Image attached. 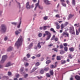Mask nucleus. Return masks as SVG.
<instances>
[{"instance_id": "f257e3e1", "label": "nucleus", "mask_w": 80, "mask_h": 80, "mask_svg": "<svg viewBox=\"0 0 80 80\" xmlns=\"http://www.w3.org/2000/svg\"><path fill=\"white\" fill-rule=\"evenodd\" d=\"M22 41H23L22 36H20L18 38V41L15 44V46H17L18 48V47L21 46V45L22 43Z\"/></svg>"}, {"instance_id": "f03ea898", "label": "nucleus", "mask_w": 80, "mask_h": 80, "mask_svg": "<svg viewBox=\"0 0 80 80\" xmlns=\"http://www.w3.org/2000/svg\"><path fill=\"white\" fill-rule=\"evenodd\" d=\"M45 34H43V37H45L46 35H47V37L46 40V41H47V40H48L50 39V37H51L52 36V35L51 34V33L48 31H46L45 32Z\"/></svg>"}, {"instance_id": "7ed1b4c3", "label": "nucleus", "mask_w": 80, "mask_h": 80, "mask_svg": "<svg viewBox=\"0 0 80 80\" xmlns=\"http://www.w3.org/2000/svg\"><path fill=\"white\" fill-rule=\"evenodd\" d=\"M7 28L5 24H2L1 26V32L2 33H5L6 32Z\"/></svg>"}, {"instance_id": "20e7f679", "label": "nucleus", "mask_w": 80, "mask_h": 80, "mask_svg": "<svg viewBox=\"0 0 80 80\" xmlns=\"http://www.w3.org/2000/svg\"><path fill=\"white\" fill-rule=\"evenodd\" d=\"M69 32L72 35H75V29L73 26H72L70 28Z\"/></svg>"}, {"instance_id": "39448f33", "label": "nucleus", "mask_w": 80, "mask_h": 80, "mask_svg": "<svg viewBox=\"0 0 80 80\" xmlns=\"http://www.w3.org/2000/svg\"><path fill=\"white\" fill-rule=\"evenodd\" d=\"M7 58V55H4L2 56V59L0 62V63H3L5 62V61L6 60V59Z\"/></svg>"}, {"instance_id": "423d86ee", "label": "nucleus", "mask_w": 80, "mask_h": 80, "mask_svg": "<svg viewBox=\"0 0 80 80\" xmlns=\"http://www.w3.org/2000/svg\"><path fill=\"white\" fill-rule=\"evenodd\" d=\"M44 3L46 4V5H49V4H50V1L48 0H44Z\"/></svg>"}, {"instance_id": "0eeeda50", "label": "nucleus", "mask_w": 80, "mask_h": 80, "mask_svg": "<svg viewBox=\"0 0 80 80\" xmlns=\"http://www.w3.org/2000/svg\"><path fill=\"white\" fill-rule=\"evenodd\" d=\"M26 8L28 9H30L31 8L30 6L29 5V2H28L26 3Z\"/></svg>"}, {"instance_id": "6e6552de", "label": "nucleus", "mask_w": 80, "mask_h": 80, "mask_svg": "<svg viewBox=\"0 0 80 80\" xmlns=\"http://www.w3.org/2000/svg\"><path fill=\"white\" fill-rule=\"evenodd\" d=\"M62 36H64V35H66L68 37H69V34L68 32H64L62 33Z\"/></svg>"}, {"instance_id": "1a4fd4ad", "label": "nucleus", "mask_w": 80, "mask_h": 80, "mask_svg": "<svg viewBox=\"0 0 80 80\" xmlns=\"http://www.w3.org/2000/svg\"><path fill=\"white\" fill-rule=\"evenodd\" d=\"M13 50V47H10L8 49V52H10L11 50Z\"/></svg>"}, {"instance_id": "9d476101", "label": "nucleus", "mask_w": 80, "mask_h": 80, "mask_svg": "<svg viewBox=\"0 0 80 80\" xmlns=\"http://www.w3.org/2000/svg\"><path fill=\"white\" fill-rule=\"evenodd\" d=\"M19 23L18 25V28H19L20 27V25H21V23H22V21H21V18L20 19V20H19Z\"/></svg>"}, {"instance_id": "9b49d317", "label": "nucleus", "mask_w": 80, "mask_h": 80, "mask_svg": "<svg viewBox=\"0 0 80 80\" xmlns=\"http://www.w3.org/2000/svg\"><path fill=\"white\" fill-rule=\"evenodd\" d=\"M69 50L71 52H73V51L75 50V48H73V47H72L71 48H70Z\"/></svg>"}, {"instance_id": "f8f14e48", "label": "nucleus", "mask_w": 80, "mask_h": 80, "mask_svg": "<svg viewBox=\"0 0 80 80\" xmlns=\"http://www.w3.org/2000/svg\"><path fill=\"white\" fill-rule=\"evenodd\" d=\"M11 65V64L10 62H8L7 64L5 66V67H10Z\"/></svg>"}, {"instance_id": "ddd939ff", "label": "nucleus", "mask_w": 80, "mask_h": 80, "mask_svg": "<svg viewBox=\"0 0 80 80\" xmlns=\"http://www.w3.org/2000/svg\"><path fill=\"white\" fill-rule=\"evenodd\" d=\"M75 78L77 80H80V77L78 75H76L75 76Z\"/></svg>"}, {"instance_id": "4468645a", "label": "nucleus", "mask_w": 80, "mask_h": 80, "mask_svg": "<svg viewBox=\"0 0 80 80\" xmlns=\"http://www.w3.org/2000/svg\"><path fill=\"white\" fill-rule=\"evenodd\" d=\"M37 47H38V48L40 49L42 47V46L40 45V42H39L38 44Z\"/></svg>"}, {"instance_id": "2eb2a0df", "label": "nucleus", "mask_w": 80, "mask_h": 80, "mask_svg": "<svg viewBox=\"0 0 80 80\" xmlns=\"http://www.w3.org/2000/svg\"><path fill=\"white\" fill-rule=\"evenodd\" d=\"M46 77L48 78H49V77H50V78H51V75L49 73H46Z\"/></svg>"}, {"instance_id": "dca6fc26", "label": "nucleus", "mask_w": 80, "mask_h": 80, "mask_svg": "<svg viewBox=\"0 0 80 80\" xmlns=\"http://www.w3.org/2000/svg\"><path fill=\"white\" fill-rule=\"evenodd\" d=\"M69 18L68 20H69L70 18H72L73 17V15L72 14H69L68 16Z\"/></svg>"}, {"instance_id": "f3484780", "label": "nucleus", "mask_w": 80, "mask_h": 80, "mask_svg": "<svg viewBox=\"0 0 80 80\" xmlns=\"http://www.w3.org/2000/svg\"><path fill=\"white\" fill-rule=\"evenodd\" d=\"M60 53L61 55H63L64 53H65V51L63 50H61L60 51Z\"/></svg>"}, {"instance_id": "a211bd4d", "label": "nucleus", "mask_w": 80, "mask_h": 80, "mask_svg": "<svg viewBox=\"0 0 80 80\" xmlns=\"http://www.w3.org/2000/svg\"><path fill=\"white\" fill-rule=\"evenodd\" d=\"M61 64H62V65L63 64H65V63L67 62H66V61L63 60H62L61 61Z\"/></svg>"}, {"instance_id": "6ab92c4d", "label": "nucleus", "mask_w": 80, "mask_h": 80, "mask_svg": "<svg viewBox=\"0 0 80 80\" xmlns=\"http://www.w3.org/2000/svg\"><path fill=\"white\" fill-rule=\"evenodd\" d=\"M33 47V43H31L30 45L29 46L28 48L29 49Z\"/></svg>"}, {"instance_id": "aec40b11", "label": "nucleus", "mask_w": 80, "mask_h": 80, "mask_svg": "<svg viewBox=\"0 0 80 80\" xmlns=\"http://www.w3.org/2000/svg\"><path fill=\"white\" fill-rule=\"evenodd\" d=\"M49 73L50 74H51V75L52 76L53 75V70L50 71L49 72Z\"/></svg>"}, {"instance_id": "412c9836", "label": "nucleus", "mask_w": 80, "mask_h": 80, "mask_svg": "<svg viewBox=\"0 0 80 80\" xmlns=\"http://www.w3.org/2000/svg\"><path fill=\"white\" fill-rule=\"evenodd\" d=\"M51 68H56L57 67V65L54 66L53 65H52L50 67Z\"/></svg>"}, {"instance_id": "4be33fe9", "label": "nucleus", "mask_w": 80, "mask_h": 80, "mask_svg": "<svg viewBox=\"0 0 80 80\" xmlns=\"http://www.w3.org/2000/svg\"><path fill=\"white\" fill-rule=\"evenodd\" d=\"M37 69V68H36L35 67L34 68H33L32 70L31 71V72L30 73H32V72H34V71H35V70H36Z\"/></svg>"}, {"instance_id": "5701e85b", "label": "nucleus", "mask_w": 80, "mask_h": 80, "mask_svg": "<svg viewBox=\"0 0 80 80\" xmlns=\"http://www.w3.org/2000/svg\"><path fill=\"white\" fill-rule=\"evenodd\" d=\"M15 1L18 4V7H19V8H20V2H17V0H15Z\"/></svg>"}, {"instance_id": "b1692460", "label": "nucleus", "mask_w": 80, "mask_h": 80, "mask_svg": "<svg viewBox=\"0 0 80 80\" xmlns=\"http://www.w3.org/2000/svg\"><path fill=\"white\" fill-rule=\"evenodd\" d=\"M44 70L45 71L48 72V70H49V67L45 68H44Z\"/></svg>"}, {"instance_id": "393cba45", "label": "nucleus", "mask_w": 80, "mask_h": 80, "mask_svg": "<svg viewBox=\"0 0 80 80\" xmlns=\"http://www.w3.org/2000/svg\"><path fill=\"white\" fill-rule=\"evenodd\" d=\"M36 77L38 79H42V78H43V77L41 76H38Z\"/></svg>"}, {"instance_id": "a878e982", "label": "nucleus", "mask_w": 80, "mask_h": 80, "mask_svg": "<svg viewBox=\"0 0 80 80\" xmlns=\"http://www.w3.org/2000/svg\"><path fill=\"white\" fill-rule=\"evenodd\" d=\"M44 71L45 70H44V69H42L40 71V72L41 73V74H43V73H44Z\"/></svg>"}, {"instance_id": "bb28decb", "label": "nucleus", "mask_w": 80, "mask_h": 80, "mask_svg": "<svg viewBox=\"0 0 80 80\" xmlns=\"http://www.w3.org/2000/svg\"><path fill=\"white\" fill-rule=\"evenodd\" d=\"M39 4V2H38V3L36 4V7L34 9V10H36V9L37 8V6H38Z\"/></svg>"}, {"instance_id": "cd10ccee", "label": "nucleus", "mask_w": 80, "mask_h": 80, "mask_svg": "<svg viewBox=\"0 0 80 80\" xmlns=\"http://www.w3.org/2000/svg\"><path fill=\"white\" fill-rule=\"evenodd\" d=\"M2 78L4 79H8V76H3Z\"/></svg>"}, {"instance_id": "c85d7f7f", "label": "nucleus", "mask_w": 80, "mask_h": 80, "mask_svg": "<svg viewBox=\"0 0 80 80\" xmlns=\"http://www.w3.org/2000/svg\"><path fill=\"white\" fill-rule=\"evenodd\" d=\"M57 60H61V58H60V56H57Z\"/></svg>"}, {"instance_id": "c756f323", "label": "nucleus", "mask_w": 80, "mask_h": 80, "mask_svg": "<svg viewBox=\"0 0 80 80\" xmlns=\"http://www.w3.org/2000/svg\"><path fill=\"white\" fill-rule=\"evenodd\" d=\"M51 31H52V32L53 33H56V32L54 30V29L53 28H51L50 29Z\"/></svg>"}, {"instance_id": "7c9ffc66", "label": "nucleus", "mask_w": 80, "mask_h": 80, "mask_svg": "<svg viewBox=\"0 0 80 80\" xmlns=\"http://www.w3.org/2000/svg\"><path fill=\"white\" fill-rule=\"evenodd\" d=\"M72 4L73 5H75V0H72Z\"/></svg>"}, {"instance_id": "2f4dec72", "label": "nucleus", "mask_w": 80, "mask_h": 80, "mask_svg": "<svg viewBox=\"0 0 80 80\" xmlns=\"http://www.w3.org/2000/svg\"><path fill=\"white\" fill-rule=\"evenodd\" d=\"M64 50L65 52L68 51V48L67 47H65L64 48Z\"/></svg>"}, {"instance_id": "473e14b6", "label": "nucleus", "mask_w": 80, "mask_h": 80, "mask_svg": "<svg viewBox=\"0 0 80 80\" xmlns=\"http://www.w3.org/2000/svg\"><path fill=\"white\" fill-rule=\"evenodd\" d=\"M51 62V61L50 60H48L46 62V64H49Z\"/></svg>"}, {"instance_id": "72a5a7b5", "label": "nucleus", "mask_w": 80, "mask_h": 80, "mask_svg": "<svg viewBox=\"0 0 80 80\" xmlns=\"http://www.w3.org/2000/svg\"><path fill=\"white\" fill-rule=\"evenodd\" d=\"M8 76H10V77H12V72H8Z\"/></svg>"}, {"instance_id": "f704fd0d", "label": "nucleus", "mask_w": 80, "mask_h": 80, "mask_svg": "<svg viewBox=\"0 0 80 80\" xmlns=\"http://www.w3.org/2000/svg\"><path fill=\"white\" fill-rule=\"evenodd\" d=\"M19 33H20V32H19L18 31H16L15 32V34L16 35H18Z\"/></svg>"}, {"instance_id": "c9c22d12", "label": "nucleus", "mask_w": 80, "mask_h": 80, "mask_svg": "<svg viewBox=\"0 0 80 80\" xmlns=\"http://www.w3.org/2000/svg\"><path fill=\"white\" fill-rule=\"evenodd\" d=\"M79 33H80V32H79V31H78V30H77V29H76V34L77 35H78L79 34Z\"/></svg>"}, {"instance_id": "e433bc0d", "label": "nucleus", "mask_w": 80, "mask_h": 80, "mask_svg": "<svg viewBox=\"0 0 80 80\" xmlns=\"http://www.w3.org/2000/svg\"><path fill=\"white\" fill-rule=\"evenodd\" d=\"M52 50H54L55 52H58V49L57 48H54L52 49Z\"/></svg>"}, {"instance_id": "4c0bfd02", "label": "nucleus", "mask_w": 80, "mask_h": 80, "mask_svg": "<svg viewBox=\"0 0 80 80\" xmlns=\"http://www.w3.org/2000/svg\"><path fill=\"white\" fill-rule=\"evenodd\" d=\"M47 29V27H46V26H44L43 27V30H45Z\"/></svg>"}, {"instance_id": "58836bf2", "label": "nucleus", "mask_w": 80, "mask_h": 80, "mask_svg": "<svg viewBox=\"0 0 80 80\" xmlns=\"http://www.w3.org/2000/svg\"><path fill=\"white\" fill-rule=\"evenodd\" d=\"M43 19L44 20H47V19H48V17L47 16L44 17H43Z\"/></svg>"}, {"instance_id": "ea45409f", "label": "nucleus", "mask_w": 80, "mask_h": 80, "mask_svg": "<svg viewBox=\"0 0 80 80\" xmlns=\"http://www.w3.org/2000/svg\"><path fill=\"white\" fill-rule=\"evenodd\" d=\"M40 65V63L39 62H37L36 64V66L37 67H38V66H39Z\"/></svg>"}, {"instance_id": "a19ab883", "label": "nucleus", "mask_w": 80, "mask_h": 80, "mask_svg": "<svg viewBox=\"0 0 80 80\" xmlns=\"http://www.w3.org/2000/svg\"><path fill=\"white\" fill-rule=\"evenodd\" d=\"M55 35H53V36L51 39V40H53L55 38Z\"/></svg>"}, {"instance_id": "79ce46f5", "label": "nucleus", "mask_w": 80, "mask_h": 80, "mask_svg": "<svg viewBox=\"0 0 80 80\" xmlns=\"http://www.w3.org/2000/svg\"><path fill=\"white\" fill-rule=\"evenodd\" d=\"M40 43H41L42 45H44L45 43V41H44V42H40Z\"/></svg>"}, {"instance_id": "37998d69", "label": "nucleus", "mask_w": 80, "mask_h": 80, "mask_svg": "<svg viewBox=\"0 0 80 80\" xmlns=\"http://www.w3.org/2000/svg\"><path fill=\"white\" fill-rule=\"evenodd\" d=\"M42 34L41 33H39L38 35L39 37H42Z\"/></svg>"}, {"instance_id": "c03bdc74", "label": "nucleus", "mask_w": 80, "mask_h": 80, "mask_svg": "<svg viewBox=\"0 0 80 80\" xmlns=\"http://www.w3.org/2000/svg\"><path fill=\"white\" fill-rule=\"evenodd\" d=\"M11 24H12V25H17V24L16 22H11Z\"/></svg>"}, {"instance_id": "a18cd8bd", "label": "nucleus", "mask_w": 80, "mask_h": 80, "mask_svg": "<svg viewBox=\"0 0 80 80\" xmlns=\"http://www.w3.org/2000/svg\"><path fill=\"white\" fill-rule=\"evenodd\" d=\"M60 48L62 49L63 48V46L62 44H61L60 45Z\"/></svg>"}, {"instance_id": "49530a36", "label": "nucleus", "mask_w": 80, "mask_h": 80, "mask_svg": "<svg viewBox=\"0 0 80 80\" xmlns=\"http://www.w3.org/2000/svg\"><path fill=\"white\" fill-rule=\"evenodd\" d=\"M24 69V68H21L20 69V71L21 72H23V70Z\"/></svg>"}, {"instance_id": "de8ad7c7", "label": "nucleus", "mask_w": 80, "mask_h": 80, "mask_svg": "<svg viewBox=\"0 0 80 80\" xmlns=\"http://www.w3.org/2000/svg\"><path fill=\"white\" fill-rule=\"evenodd\" d=\"M61 29L63 30V28H64V27H63V24H61Z\"/></svg>"}, {"instance_id": "09e8293b", "label": "nucleus", "mask_w": 80, "mask_h": 80, "mask_svg": "<svg viewBox=\"0 0 80 80\" xmlns=\"http://www.w3.org/2000/svg\"><path fill=\"white\" fill-rule=\"evenodd\" d=\"M41 56V54H37L36 56L37 57L39 58Z\"/></svg>"}, {"instance_id": "8fccbe9b", "label": "nucleus", "mask_w": 80, "mask_h": 80, "mask_svg": "<svg viewBox=\"0 0 80 80\" xmlns=\"http://www.w3.org/2000/svg\"><path fill=\"white\" fill-rule=\"evenodd\" d=\"M56 18H60V15L59 14H57L56 15Z\"/></svg>"}, {"instance_id": "3c124183", "label": "nucleus", "mask_w": 80, "mask_h": 80, "mask_svg": "<svg viewBox=\"0 0 80 80\" xmlns=\"http://www.w3.org/2000/svg\"><path fill=\"white\" fill-rule=\"evenodd\" d=\"M66 2L68 5H69L70 3V1L68 0H66Z\"/></svg>"}, {"instance_id": "603ef678", "label": "nucleus", "mask_w": 80, "mask_h": 80, "mask_svg": "<svg viewBox=\"0 0 80 80\" xmlns=\"http://www.w3.org/2000/svg\"><path fill=\"white\" fill-rule=\"evenodd\" d=\"M54 40L55 41V42H57L58 41V39L57 38H55Z\"/></svg>"}, {"instance_id": "864d4df0", "label": "nucleus", "mask_w": 80, "mask_h": 80, "mask_svg": "<svg viewBox=\"0 0 80 80\" xmlns=\"http://www.w3.org/2000/svg\"><path fill=\"white\" fill-rule=\"evenodd\" d=\"M71 56H72V55L71 54L69 55V58H70V59H72V57Z\"/></svg>"}, {"instance_id": "5fc2aeb1", "label": "nucleus", "mask_w": 80, "mask_h": 80, "mask_svg": "<svg viewBox=\"0 0 80 80\" xmlns=\"http://www.w3.org/2000/svg\"><path fill=\"white\" fill-rule=\"evenodd\" d=\"M68 45H67V43H64L63 44V46H64V47H67V46Z\"/></svg>"}, {"instance_id": "6e6d98bb", "label": "nucleus", "mask_w": 80, "mask_h": 80, "mask_svg": "<svg viewBox=\"0 0 80 80\" xmlns=\"http://www.w3.org/2000/svg\"><path fill=\"white\" fill-rule=\"evenodd\" d=\"M27 56L28 58H29L30 57V54H28L27 55Z\"/></svg>"}, {"instance_id": "4d7b16f0", "label": "nucleus", "mask_w": 80, "mask_h": 80, "mask_svg": "<svg viewBox=\"0 0 80 80\" xmlns=\"http://www.w3.org/2000/svg\"><path fill=\"white\" fill-rule=\"evenodd\" d=\"M53 45L52 44H50L48 45V47H51L53 46Z\"/></svg>"}, {"instance_id": "13d9d810", "label": "nucleus", "mask_w": 80, "mask_h": 80, "mask_svg": "<svg viewBox=\"0 0 80 80\" xmlns=\"http://www.w3.org/2000/svg\"><path fill=\"white\" fill-rule=\"evenodd\" d=\"M62 4L63 7H66V4H65V3H62Z\"/></svg>"}, {"instance_id": "bf43d9fd", "label": "nucleus", "mask_w": 80, "mask_h": 80, "mask_svg": "<svg viewBox=\"0 0 80 80\" xmlns=\"http://www.w3.org/2000/svg\"><path fill=\"white\" fill-rule=\"evenodd\" d=\"M3 67V65L0 64V68H2Z\"/></svg>"}, {"instance_id": "052dcab7", "label": "nucleus", "mask_w": 80, "mask_h": 80, "mask_svg": "<svg viewBox=\"0 0 80 80\" xmlns=\"http://www.w3.org/2000/svg\"><path fill=\"white\" fill-rule=\"evenodd\" d=\"M38 48L37 46H35L34 48V49H35V50H37V49Z\"/></svg>"}, {"instance_id": "680f3d73", "label": "nucleus", "mask_w": 80, "mask_h": 80, "mask_svg": "<svg viewBox=\"0 0 80 80\" xmlns=\"http://www.w3.org/2000/svg\"><path fill=\"white\" fill-rule=\"evenodd\" d=\"M7 39H8V38H7V37H5V38H4V40L5 41H6V40H7Z\"/></svg>"}, {"instance_id": "e2e57ef3", "label": "nucleus", "mask_w": 80, "mask_h": 80, "mask_svg": "<svg viewBox=\"0 0 80 80\" xmlns=\"http://www.w3.org/2000/svg\"><path fill=\"white\" fill-rule=\"evenodd\" d=\"M34 7V5L33 4H32L31 6L30 7L31 8H33V7Z\"/></svg>"}, {"instance_id": "0e129e2a", "label": "nucleus", "mask_w": 80, "mask_h": 80, "mask_svg": "<svg viewBox=\"0 0 80 80\" xmlns=\"http://www.w3.org/2000/svg\"><path fill=\"white\" fill-rule=\"evenodd\" d=\"M57 29H59V28H60V26L59 25H58L57 26Z\"/></svg>"}, {"instance_id": "69168bd1", "label": "nucleus", "mask_w": 80, "mask_h": 80, "mask_svg": "<svg viewBox=\"0 0 80 80\" xmlns=\"http://www.w3.org/2000/svg\"><path fill=\"white\" fill-rule=\"evenodd\" d=\"M46 27V28H50V26L49 25H48V26H45Z\"/></svg>"}, {"instance_id": "338daca9", "label": "nucleus", "mask_w": 80, "mask_h": 80, "mask_svg": "<svg viewBox=\"0 0 80 80\" xmlns=\"http://www.w3.org/2000/svg\"><path fill=\"white\" fill-rule=\"evenodd\" d=\"M16 77L17 78H18V77H19V74H17L16 75Z\"/></svg>"}, {"instance_id": "774afa93", "label": "nucleus", "mask_w": 80, "mask_h": 80, "mask_svg": "<svg viewBox=\"0 0 80 80\" xmlns=\"http://www.w3.org/2000/svg\"><path fill=\"white\" fill-rule=\"evenodd\" d=\"M39 8H40V9H43V7H40V6H39Z\"/></svg>"}]
</instances>
